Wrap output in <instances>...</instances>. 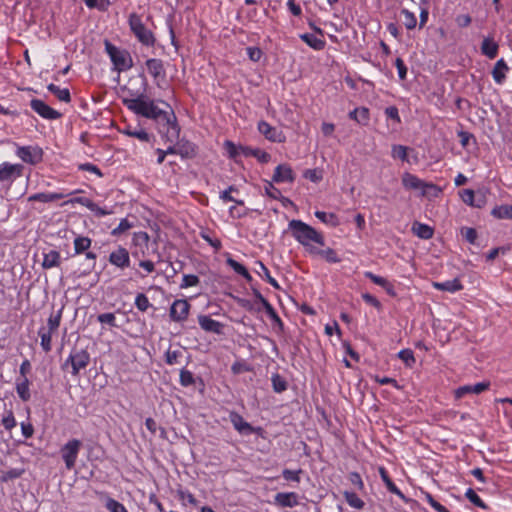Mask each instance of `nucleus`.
<instances>
[{
  "mask_svg": "<svg viewBox=\"0 0 512 512\" xmlns=\"http://www.w3.org/2000/svg\"><path fill=\"white\" fill-rule=\"evenodd\" d=\"M122 102L135 114L153 120L158 132L166 141L172 143L179 138L180 127L174 111L167 102L151 100L144 94L136 98H123Z\"/></svg>",
  "mask_w": 512,
  "mask_h": 512,
  "instance_id": "f257e3e1",
  "label": "nucleus"
},
{
  "mask_svg": "<svg viewBox=\"0 0 512 512\" xmlns=\"http://www.w3.org/2000/svg\"><path fill=\"white\" fill-rule=\"evenodd\" d=\"M288 226L292 236L305 248L308 253L309 248H315L311 242L319 244L320 246L325 245L324 236L305 222L293 219L289 222Z\"/></svg>",
  "mask_w": 512,
  "mask_h": 512,
  "instance_id": "f03ea898",
  "label": "nucleus"
},
{
  "mask_svg": "<svg viewBox=\"0 0 512 512\" xmlns=\"http://www.w3.org/2000/svg\"><path fill=\"white\" fill-rule=\"evenodd\" d=\"M128 24L130 30L142 45L147 47H153L155 45V35L145 26L140 15L131 13L128 17Z\"/></svg>",
  "mask_w": 512,
  "mask_h": 512,
  "instance_id": "7ed1b4c3",
  "label": "nucleus"
},
{
  "mask_svg": "<svg viewBox=\"0 0 512 512\" xmlns=\"http://www.w3.org/2000/svg\"><path fill=\"white\" fill-rule=\"evenodd\" d=\"M104 45L105 51L117 71L122 72L133 67L132 57L127 50L116 47L109 40H105Z\"/></svg>",
  "mask_w": 512,
  "mask_h": 512,
  "instance_id": "20e7f679",
  "label": "nucleus"
},
{
  "mask_svg": "<svg viewBox=\"0 0 512 512\" xmlns=\"http://www.w3.org/2000/svg\"><path fill=\"white\" fill-rule=\"evenodd\" d=\"M90 363V354L84 348L74 347L68 358L62 364V369L65 370L68 366H71V374L77 377L81 370L85 369Z\"/></svg>",
  "mask_w": 512,
  "mask_h": 512,
  "instance_id": "39448f33",
  "label": "nucleus"
},
{
  "mask_svg": "<svg viewBox=\"0 0 512 512\" xmlns=\"http://www.w3.org/2000/svg\"><path fill=\"white\" fill-rule=\"evenodd\" d=\"M81 446L80 440L71 439L61 448V456L67 470H72L75 467Z\"/></svg>",
  "mask_w": 512,
  "mask_h": 512,
  "instance_id": "423d86ee",
  "label": "nucleus"
},
{
  "mask_svg": "<svg viewBox=\"0 0 512 512\" xmlns=\"http://www.w3.org/2000/svg\"><path fill=\"white\" fill-rule=\"evenodd\" d=\"M16 155L25 163L36 165L43 160V150L38 146H19Z\"/></svg>",
  "mask_w": 512,
  "mask_h": 512,
  "instance_id": "0eeeda50",
  "label": "nucleus"
},
{
  "mask_svg": "<svg viewBox=\"0 0 512 512\" xmlns=\"http://www.w3.org/2000/svg\"><path fill=\"white\" fill-rule=\"evenodd\" d=\"M24 166L22 164H11L4 162L0 165V182L12 183L15 179L22 176Z\"/></svg>",
  "mask_w": 512,
  "mask_h": 512,
  "instance_id": "6e6552de",
  "label": "nucleus"
},
{
  "mask_svg": "<svg viewBox=\"0 0 512 512\" xmlns=\"http://www.w3.org/2000/svg\"><path fill=\"white\" fill-rule=\"evenodd\" d=\"M108 261L111 265L124 270L130 266L131 260L129 251L122 246H118L109 254Z\"/></svg>",
  "mask_w": 512,
  "mask_h": 512,
  "instance_id": "1a4fd4ad",
  "label": "nucleus"
},
{
  "mask_svg": "<svg viewBox=\"0 0 512 512\" xmlns=\"http://www.w3.org/2000/svg\"><path fill=\"white\" fill-rule=\"evenodd\" d=\"M30 106L33 111H35L44 119L56 120L62 116L60 112L51 108L49 105H47L44 101L40 99H32L30 101Z\"/></svg>",
  "mask_w": 512,
  "mask_h": 512,
  "instance_id": "9d476101",
  "label": "nucleus"
},
{
  "mask_svg": "<svg viewBox=\"0 0 512 512\" xmlns=\"http://www.w3.org/2000/svg\"><path fill=\"white\" fill-rule=\"evenodd\" d=\"M190 304L186 299L175 300L170 307V318L175 322H182L189 315Z\"/></svg>",
  "mask_w": 512,
  "mask_h": 512,
  "instance_id": "9b49d317",
  "label": "nucleus"
},
{
  "mask_svg": "<svg viewBox=\"0 0 512 512\" xmlns=\"http://www.w3.org/2000/svg\"><path fill=\"white\" fill-rule=\"evenodd\" d=\"M229 419L235 430H237L240 434L249 435L261 430L260 427L254 428L250 423L246 422L244 418L237 412H230Z\"/></svg>",
  "mask_w": 512,
  "mask_h": 512,
  "instance_id": "f8f14e48",
  "label": "nucleus"
},
{
  "mask_svg": "<svg viewBox=\"0 0 512 512\" xmlns=\"http://www.w3.org/2000/svg\"><path fill=\"white\" fill-rule=\"evenodd\" d=\"M71 203H78L82 206H85L91 212L95 214L97 217H103L106 215L113 214V209H107L106 207H100L96 203H94L91 199L87 197H76L70 200Z\"/></svg>",
  "mask_w": 512,
  "mask_h": 512,
  "instance_id": "ddd939ff",
  "label": "nucleus"
},
{
  "mask_svg": "<svg viewBox=\"0 0 512 512\" xmlns=\"http://www.w3.org/2000/svg\"><path fill=\"white\" fill-rule=\"evenodd\" d=\"M258 131L265 136L266 139L272 142H284L285 136L276 127L271 126L266 121H260L258 123Z\"/></svg>",
  "mask_w": 512,
  "mask_h": 512,
  "instance_id": "4468645a",
  "label": "nucleus"
},
{
  "mask_svg": "<svg viewBox=\"0 0 512 512\" xmlns=\"http://www.w3.org/2000/svg\"><path fill=\"white\" fill-rule=\"evenodd\" d=\"M274 504L280 508H293L299 505V496L295 492H279L274 496Z\"/></svg>",
  "mask_w": 512,
  "mask_h": 512,
  "instance_id": "2eb2a0df",
  "label": "nucleus"
},
{
  "mask_svg": "<svg viewBox=\"0 0 512 512\" xmlns=\"http://www.w3.org/2000/svg\"><path fill=\"white\" fill-rule=\"evenodd\" d=\"M272 180L276 183H292L295 180V173L288 164H280L275 168Z\"/></svg>",
  "mask_w": 512,
  "mask_h": 512,
  "instance_id": "dca6fc26",
  "label": "nucleus"
},
{
  "mask_svg": "<svg viewBox=\"0 0 512 512\" xmlns=\"http://www.w3.org/2000/svg\"><path fill=\"white\" fill-rule=\"evenodd\" d=\"M145 65L149 74L153 77L154 80L165 79L166 70L164 67V63L161 59L150 58L146 60Z\"/></svg>",
  "mask_w": 512,
  "mask_h": 512,
  "instance_id": "f3484780",
  "label": "nucleus"
},
{
  "mask_svg": "<svg viewBox=\"0 0 512 512\" xmlns=\"http://www.w3.org/2000/svg\"><path fill=\"white\" fill-rule=\"evenodd\" d=\"M198 323H199L200 327L206 332L221 334L223 331V324L212 319L208 315H199Z\"/></svg>",
  "mask_w": 512,
  "mask_h": 512,
  "instance_id": "a211bd4d",
  "label": "nucleus"
},
{
  "mask_svg": "<svg viewBox=\"0 0 512 512\" xmlns=\"http://www.w3.org/2000/svg\"><path fill=\"white\" fill-rule=\"evenodd\" d=\"M489 386V382H479L474 385H464L455 390V397L462 398L463 396L469 393L480 394L483 391L487 390Z\"/></svg>",
  "mask_w": 512,
  "mask_h": 512,
  "instance_id": "6ab92c4d",
  "label": "nucleus"
},
{
  "mask_svg": "<svg viewBox=\"0 0 512 512\" xmlns=\"http://www.w3.org/2000/svg\"><path fill=\"white\" fill-rule=\"evenodd\" d=\"M510 70L509 66L503 58L499 59L491 72L494 81L497 84H503L506 80V73Z\"/></svg>",
  "mask_w": 512,
  "mask_h": 512,
  "instance_id": "aec40b11",
  "label": "nucleus"
},
{
  "mask_svg": "<svg viewBox=\"0 0 512 512\" xmlns=\"http://www.w3.org/2000/svg\"><path fill=\"white\" fill-rule=\"evenodd\" d=\"M309 254L313 256H321L329 263H339L341 259L338 257L336 251L332 248L319 249L309 248Z\"/></svg>",
  "mask_w": 512,
  "mask_h": 512,
  "instance_id": "412c9836",
  "label": "nucleus"
},
{
  "mask_svg": "<svg viewBox=\"0 0 512 512\" xmlns=\"http://www.w3.org/2000/svg\"><path fill=\"white\" fill-rule=\"evenodd\" d=\"M29 387H30V381L28 378H17L16 379V384H15L16 392H17L19 398L24 402L29 401L31 398V393H30Z\"/></svg>",
  "mask_w": 512,
  "mask_h": 512,
  "instance_id": "4be33fe9",
  "label": "nucleus"
},
{
  "mask_svg": "<svg viewBox=\"0 0 512 512\" xmlns=\"http://www.w3.org/2000/svg\"><path fill=\"white\" fill-rule=\"evenodd\" d=\"M412 232L421 239L428 240L434 235V229L424 223L415 221L412 225Z\"/></svg>",
  "mask_w": 512,
  "mask_h": 512,
  "instance_id": "5701e85b",
  "label": "nucleus"
},
{
  "mask_svg": "<svg viewBox=\"0 0 512 512\" xmlns=\"http://www.w3.org/2000/svg\"><path fill=\"white\" fill-rule=\"evenodd\" d=\"M499 45L489 37L483 39L481 44V52L489 59H494L498 54Z\"/></svg>",
  "mask_w": 512,
  "mask_h": 512,
  "instance_id": "b1692460",
  "label": "nucleus"
},
{
  "mask_svg": "<svg viewBox=\"0 0 512 512\" xmlns=\"http://www.w3.org/2000/svg\"><path fill=\"white\" fill-rule=\"evenodd\" d=\"M379 474L389 492L397 495L399 498H401L403 500H406L405 495L394 484V482L391 480V478L388 475V472L386 471V469L384 467L379 468Z\"/></svg>",
  "mask_w": 512,
  "mask_h": 512,
  "instance_id": "393cba45",
  "label": "nucleus"
},
{
  "mask_svg": "<svg viewBox=\"0 0 512 512\" xmlns=\"http://www.w3.org/2000/svg\"><path fill=\"white\" fill-rule=\"evenodd\" d=\"M43 256L44 257H43L42 267L44 269H51V268L60 266L61 255L58 251L50 250L49 252L44 253Z\"/></svg>",
  "mask_w": 512,
  "mask_h": 512,
  "instance_id": "a878e982",
  "label": "nucleus"
},
{
  "mask_svg": "<svg viewBox=\"0 0 512 512\" xmlns=\"http://www.w3.org/2000/svg\"><path fill=\"white\" fill-rule=\"evenodd\" d=\"M300 39L305 42L310 48L320 51L326 46V42L323 39L316 37L314 34L304 33L301 34Z\"/></svg>",
  "mask_w": 512,
  "mask_h": 512,
  "instance_id": "bb28decb",
  "label": "nucleus"
},
{
  "mask_svg": "<svg viewBox=\"0 0 512 512\" xmlns=\"http://www.w3.org/2000/svg\"><path fill=\"white\" fill-rule=\"evenodd\" d=\"M62 193H36L28 197L29 202L39 201L49 203L64 198Z\"/></svg>",
  "mask_w": 512,
  "mask_h": 512,
  "instance_id": "cd10ccee",
  "label": "nucleus"
},
{
  "mask_svg": "<svg viewBox=\"0 0 512 512\" xmlns=\"http://www.w3.org/2000/svg\"><path fill=\"white\" fill-rule=\"evenodd\" d=\"M433 286L437 290L456 292L463 288L461 282L458 279L447 280L445 282H433Z\"/></svg>",
  "mask_w": 512,
  "mask_h": 512,
  "instance_id": "c85d7f7f",
  "label": "nucleus"
},
{
  "mask_svg": "<svg viewBox=\"0 0 512 512\" xmlns=\"http://www.w3.org/2000/svg\"><path fill=\"white\" fill-rule=\"evenodd\" d=\"M243 156L245 157H255L261 163L269 162L271 156L269 153L262 151L260 149H253L251 147L246 146L243 149Z\"/></svg>",
  "mask_w": 512,
  "mask_h": 512,
  "instance_id": "c756f323",
  "label": "nucleus"
},
{
  "mask_svg": "<svg viewBox=\"0 0 512 512\" xmlns=\"http://www.w3.org/2000/svg\"><path fill=\"white\" fill-rule=\"evenodd\" d=\"M49 92L57 97L62 102L69 103L71 101L70 91L67 88H60L59 86L51 83L47 86Z\"/></svg>",
  "mask_w": 512,
  "mask_h": 512,
  "instance_id": "7c9ffc66",
  "label": "nucleus"
},
{
  "mask_svg": "<svg viewBox=\"0 0 512 512\" xmlns=\"http://www.w3.org/2000/svg\"><path fill=\"white\" fill-rule=\"evenodd\" d=\"M400 18H401L402 23L408 30L415 29V27L417 25V19L413 12L409 11L406 8H403L400 11Z\"/></svg>",
  "mask_w": 512,
  "mask_h": 512,
  "instance_id": "2f4dec72",
  "label": "nucleus"
},
{
  "mask_svg": "<svg viewBox=\"0 0 512 512\" xmlns=\"http://www.w3.org/2000/svg\"><path fill=\"white\" fill-rule=\"evenodd\" d=\"M402 184L407 189H423L424 182L413 174L405 173L402 178Z\"/></svg>",
  "mask_w": 512,
  "mask_h": 512,
  "instance_id": "473e14b6",
  "label": "nucleus"
},
{
  "mask_svg": "<svg viewBox=\"0 0 512 512\" xmlns=\"http://www.w3.org/2000/svg\"><path fill=\"white\" fill-rule=\"evenodd\" d=\"M53 333L54 332L46 330L45 327H41L38 331V335L41 339L40 345H41L43 351L46 353L50 352L52 349L51 340H52Z\"/></svg>",
  "mask_w": 512,
  "mask_h": 512,
  "instance_id": "72a5a7b5",
  "label": "nucleus"
},
{
  "mask_svg": "<svg viewBox=\"0 0 512 512\" xmlns=\"http://www.w3.org/2000/svg\"><path fill=\"white\" fill-rule=\"evenodd\" d=\"M92 244V240L89 237L86 236H77L74 239V251L75 254H81L86 252Z\"/></svg>",
  "mask_w": 512,
  "mask_h": 512,
  "instance_id": "f704fd0d",
  "label": "nucleus"
},
{
  "mask_svg": "<svg viewBox=\"0 0 512 512\" xmlns=\"http://www.w3.org/2000/svg\"><path fill=\"white\" fill-rule=\"evenodd\" d=\"M349 117L360 124L366 125L369 121V110L365 107L355 108L349 113Z\"/></svg>",
  "mask_w": 512,
  "mask_h": 512,
  "instance_id": "c9c22d12",
  "label": "nucleus"
},
{
  "mask_svg": "<svg viewBox=\"0 0 512 512\" xmlns=\"http://www.w3.org/2000/svg\"><path fill=\"white\" fill-rule=\"evenodd\" d=\"M491 214L498 219H512V205L496 206L492 209Z\"/></svg>",
  "mask_w": 512,
  "mask_h": 512,
  "instance_id": "e433bc0d",
  "label": "nucleus"
},
{
  "mask_svg": "<svg viewBox=\"0 0 512 512\" xmlns=\"http://www.w3.org/2000/svg\"><path fill=\"white\" fill-rule=\"evenodd\" d=\"M245 147L246 146H242V145L237 146L230 140H226L224 142V148L228 154V157L231 159H234V160H236V158L238 156L243 155V149Z\"/></svg>",
  "mask_w": 512,
  "mask_h": 512,
  "instance_id": "4c0bfd02",
  "label": "nucleus"
},
{
  "mask_svg": "<svg viewBox=\"0 0 512 512\" xmlns=\"http://www.w3.org/2000/svg\"><path fill=\"white\" fill-rule=\"evenodd\" d=\"M178 155L182 158H193L196 155V147L190 142L178 144Z\"/></svg>",
  "mask_w": 512,
  "mask_h": 512,
  "instance_id": "58836bf2",
  "label": "nucleus"
},
{
  "mask_svg": "<svg viewBox=\"0 0 512 512\" xmlns=\"http://www.w3.org/2000/svg\"><path fill=\"white\" fill-rule=\"evenodd\" d=\"M315 216L323 223L329 224L332 227H336L339 225V219L334 213H326L324 211H316Z\"/></svg>",
  "mask_w": 512,
  "mask_h": 512,
  "instance_id": "ea45409f",
  "label": "nucleus"
},
{
  "mask_svg": "<svg viewBox=\"0 0 512 512\" xmlns=\"http://www.w3.org/2000/svg\"><path fill=\"white\" fill-rule=\"evenodd\" d=\"M261 310L264 309L266 314L269 316V318L276 324H278L280 327L283 326L282 320L278 316L277 312L273 308V306L268 302L266 299L264 302L261 303Z\"/></svg>",
  "mask_w": 512,
  "mask_h": 512,
  "instance_id": "a19ab883",
  "label": "nucleus"
},
{
  "mask_svg": "<svg viewBox=\"0 0 512 512\" xmlns=\"http://www.w3.org/2000/svg\"><path fill=\"white\" fill-rule=\"evenodd\" d=\"M346 502L353 508L362 509L365 505L364 501L360 499L355 492L345 491L343 493Z\"/></svg>",
  "mask_w": 512,
  "mask_h": 512,
  "instance_id": "79ce46f5",
  "label": "nucleus"
},
{
  "mask_svg": "<svg viewBox=\"0 0 512 512\" xmlns=\"http://www.w3.org/2000/svg\"><path fill=\"white\" fill-rule=\"evenodd\" d=\"M272 387L276 393L284 392L287 387V381L279 374H273L271 377Z\"/></svg>",
  "mask_w": 512,
  "mask_h": 512,
  "instance_id": "37998d69",
  "label": "nucleus"
},
{
  "mask_svg": "<svg viewBox=\"0 0 512 512\" xmlns=\"http://www.w3.org/2000/svg\"><path fill=\"white\" fill-rule=\"evenodd\" d=\"M24 473V469L13 468L8 471H3L0 476V482L7 483L11 480L20 478Z\"/></svg>",
  "mask_w": 512,
  "mask_h": 512,
  "instance_id": "c03bdc74",
  "label": "nucleus"
},
{
  "mask_svg": "<svg viewBox=\"0 0 512 512\" xmlns=\"http://www.w3.org/2000/svg\"><path fill=\"white\" fill-rule=\"evenodd\" d=\"M124 133L130 137H134L139 139L142 142H149L150 141V135L144 130V129H131L128 127Z\"/></svg>",
  "mask_w": 512,
  "mask_h": 512,
  "instance_id": "a18cd8bd",
  "label": "nucleus"
},
{
  "mask_svg": "<svg viewBox=\"0 0 512 512\" xmlns=\"http://www.w3.org/2000/svg\"><path fill=\"white\" fill-rule=\"evenodd\" d=\"M465 497L471 503H473L475 506H477L479 508H482V509L488 508L487 505L483 502V500L477 495V493L472 488L467 489V491L465 493Z\"/></svg>",
  "mask_w": 512,
  "mask_h": 512,
  "instance_id": "49530a36",
  "label": "nucleus"
},
{
  "mask_svg": "<svg viewBox=\"0 0 512 512\" xmlns=\"http://www.w3.org/2000/svg\"><path fill=\"white\" fill-rule=\"evenodd\" d=\"M61 317L62 309L58 310L57 313L55 314H51L50 317L48 318V328H46V330L56 332L60 326Z\"/></svg>",
  "mask_w": 512,
  "mask_h": 512,
  "instance_id": "de8ad7c7",
  "label": "nucleus"
},
{
  "mask_svg": "<svg viewBox=\"0 0 512 512\" xmlns=\"http://www.w3.org/2000/svg\"><path fill=\"white\" fill-rule=\"evenodd\" d=\"M398 357L405 363L407 367H412L416 362L414 353L411 349H403L399 351Z\"/></svg>",
  "mask_w": 512,
  "mask_h": 512,
  "instance_id": "09e8293b",
  "label": "nucleus"
},
{
  "mask_svg": "<svg viewBox=\"0 0 512 512\" xmlns=\"http://www.w3.org/2000/svg\"><path fill=\"white\" fill-rule=\"evenodd\" d=\"M133 226V223H131L127 218H124L120 221L118 226L111 231V235L120 236L129 229H131Z\"/></svg>",
  "mask_w": 512,
  "mask_h": 512,
  "instance_id": "8fccbe9b",
  "label": "nucleus"
},
{
  "mask_svg": "<svg viewBox=\"0 0 512 512\" xmlns=\"http://www.w3.org/2000/svg\"><path fill=\"white\" fill-rule=\"evenodd\" d=\"M135 306L139 311L145 312L151 306V303L145 294L139 293L135 298Z\"/></svg>",
  "mask_w": 512,
  "mask_h": 512,
  "instance_id": "3c124183",
  "label": "nucleus"
},
{
  "mask_svg": "<svg viewBox=\"0 0 512 512\" xmlns=\"http://www.w3.org/2000/svg\"><path fill=\"white\" fill-rule=\"evenodd\" d=\"M183 353L181 350H170L168 349L165 353V362L168 365H175L179 363V358L182 357Z\"/></svg>",
  "mask_w": 512,
  "mask_h": 512,
  "instance_id": "603ef678",
  "label": "nucleus"
},
{
  "mask_svg": "<svg viewBox=\"0 0 512 512\" xmlns=\"http://www.w3.org/2000/svg\"><path fill=\"white\" fill-rule=\"evenodd\" d=\"M302 473H303L302 469H298V470L284 469L282 471V477L286 481H291V482L299 483L300 482V475Z\"/></svg>",
  "mask_w": 512,
  "mask_h": 512,
  "instance_id": "864d4df0",
  "label": "nucleus"
},
{
  "mask_svg": "<svg viewBox=\"0 0 512 512\" xmlns=\"http://www.w3.org/2000/svg\"><path fill=\"white\" fill-rule=\"evenodd\" d=\"M105 507L110 512H128L123 504H121L120 502L116 501L111 497H107Z\"/></svg>",
  "mask_w": 512,
  "mask_h": 512,
  "instance_id": "5fc2aeb1",
  "label": "nucleus"
},
{
  "mask_svg": "<svg viewBox=\"0 0 512 512\" xmlns=\"http://www.w3.org/2000/svg\"><path fill=\"white\" fill-rule=\"evenodd\" d=\"M195 383L194 376L192 372L186 369H182L180 371V384L184 387L191 386Z\"/></svg>",
  "mask_w": 512,
  "mask_h": 512,
  "instance_id": "6e6d98bb",
  "label": "nucleus"
},
{
  "mask_svg": "<svg viewBox=\"0 0 512 512\" xmlns=\"http://www.w3.org/2000/svg\"><path fill=\"white\" fill-rule=\"evenodd\" d=\"M392 157L398 158L402 161L407 160V147L403 145H393L392 146Z\"/></svg>",
  "mask_w": 512,
  "mask_h": 512,
  "instance_id": "4d7b16f0",
  "label": "nucleus"
},
{
  "mask_svg": "<svg viewBox=\"0 0 512 512\" xmlns=\"http://www.w3.org/2000/svg\"><path fill=\"white\" fill-rule=\"evenodd\" d=\"M1 422H2V425L4 426V428L6 430H11L14 427H16V425H17L16 419L14 417V414H13L12 410H9L6 413V415L2 418Z\"/></svg>",
  "mask_w": 512,
  "mask_h": 512,
  "instance_id": "13d9d810",
  "label": "nucleus"
},
{
  "mask_svg": "<svg viewBox=\"0 0 512 512\" xmlns=\"http://www.w3.org/2000/svg\"><path fill=\"white\" fill-rule=\"evenodd\" d=\"M461 235L470 243L475 244L477 240V231L471 227H463Z\"/></svg>",
  "mask_w": 512,
  "mask_h": 512,
  "instance_id": "bf43d9fd",
  "label": "nucleus"
},
{
  "mask_svg": "<svg viewBox=\"0 0 512 512\" xmlns=\"http://www.w3.org/2000/svg\"><path fill=\"white\" fill-rule=\"evenodd\" d=\"M234 299L236 300V302L238 303L239 306H241L242 308L248 310V311H256V312H260L261 311V307L260 306H255V304H253L250 300L248 299H244V298H240V297H234Z\"/></svg>",
  "mask_w": 512,
  "mask_h": 512,
  "instance_id": "052dcab7",
  "label": "nucleus"
},
{
  "mask_svg": "<svg viewBox=\"0 0 512 512\" xmlns=\"http://www.w3.org/2000/svg\"><path fill=\"white\" fill-rule=\"evenodd\" d=\"M199 277L194 274H186L183 276L182 283L180 285L181 288H188L192 286H196L199 283Z\"/></svg>",
  "mask_w": 512,
  "mask_h": 512,
  "instance_id": "680f3d73",
  "label": "nucleus"
},
{
  "mask_svg": "<svg viewBox=\"0 0 512 512\" xmlns=\"http://www.w3.org/2000/svg\"><path fill=\"white\" fill-rule=\"evenodd\" d=\"M97 320L100 323L108 324L111 327L116 326V317H115L114 313H111V312L99 314L97 317Z\"/></svg>",
  "mask_w": 512,
  "mask_h": 512,
  "instance_id": "e2e57ef3",
  "label": "nucleus"
},
{
  "mask_svg": "<svg viewBox=\"0 0 512 512\" xmlns=\"http://www.w3.org/2000/svg\"><path fill=\"white\" fill-rule=\"evenodd\" d=\"M257 264L260 267L261 271L263 272V275L267 282L270 285H272L275 289H280L278 282L270 275L268 268L261 261H259Z\"/></svg>",
  "mask_w": 512,
  "mask_h": 512,
  "instance_id": "0e129e2a",
  "label": "nucleus"
},
{
  "mask_svg": "<svg viewBox=\"0 0 512 512\" xmlns=\"http://www.w3.org/2000/svg\"><path fill=\"white\" fill-rule=\"evenodd\" d=\"M179 499L182 501H187L189 504L193 506H198V500L191 494L189 491L179 490L178 491Z\"/></svg>",
  "mask_w": 512,
  "mask_h": 512,
  "instance_id": "69168bd1",
  "label": "nucleus"
},
{
  "mask_svg": "<svg viewBox=\"0 0 512 512\" xmlns=\"http://www.w3.org/2000/svg\"><path fill=\"white\" fill-rule=\"evenodd\" d=\"M441 193V189L432 183H425L423 185L422 194L423 195H433L438 196Z\"/></svg>",
  "mask_w": 512,
  "mask_h": 512,
  "instance_id": "338daca9",
  "label": "nucleus"
},
{
  "mask_svg": "<svg viewBox=\"0 0 512 512\" xmlns=\"http://www.w3.org/2000/svg\"><path fill=\"white\" fill-rule=\"evenodd\" d=\"M246 51L249 59L253 62H258L263 55L262 50L258 47H247Z\"/></svg>",
  "mask_w": 512,
  "mask_h": 512,
  "instance_id": "774afa93",
  "label": "nucleus"
}]
</instances>
